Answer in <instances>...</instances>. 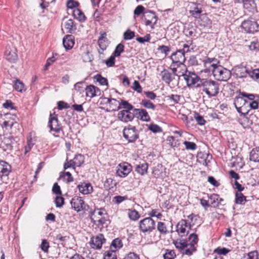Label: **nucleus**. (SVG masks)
I'll list each match as a JSON object with an SVG mask.
<instances>
[{"instance_id":"1","label":"nucleus","mask_w":259,"mask_h":259,"mask_svg":"<svg viewBox=\"0 0 259 259\" xmlns=\"http://www.w3.org/2000/svg\"><path fill=\"white\" fill-rule=\"evenodd\" d=\"M200 87L202 88V91L209 97H212L219 94L220 84L211 79H203Z\"/></svg>"},{"instance_id":"2","label":"nucleus","mask_w":259,"mask_h":259,"mask_svg":"<svg viewBox=\"0 0 259 259\" xmlns=\"http://www.w3.org/2000/svg\"><path fill=\"white\" fill-rule=\"evenodd\" d=\"M212 73L217 80L223 81H227L231 76L230 71L220 65L213 68Z\"/></svg>"},{"instance_id":"3","label":"nucleus","mask_w":259,"mask_h":259,"mask_svg":"<svg viewBox=\"0 0 259 259\" xmlns=\"http://www.w3.org/2000/svg\"><path fill=\"white\" fill-rule=\"evenodd\" d=\"M123 136L129 143H134L139 139V131L136 126L129 124L124 127Z\"/></svg>"},{"instance_id":"4","label":"nucleus","mask_w":259,"mask_h":259,"mask_svg":"<svg viewBox=\"0 0 259 259\" xmlns=\"http://www.w3.org/2000/svg\"><path fill=\"white\" fill-rule=\"evenodd\" d=\"M155 228V221L151 217L146 218L139 222V229L143 233H150Z\"/></svg>"},{"instance_id":"5","label":"nucleus","mask_w":259,"mask_h":259,"mask_svg":"<svg viewBox=\"0 0 259 259\" xmlns=\"http://www.w3.org/2000/svg\"><path fill=\"white\" fill-rule=\"evenodd\" d=\"M184 79L189 87H200L201 81L200 77L195 73L188 71L185 74Z\"/></svg>"},{"instance_id":"6","label":"nucleus","mask_w":259,"mask_h":259,"mask_svg":"<svg viewBox=\"0 0 259 259\" xmlns=\"http://www.w3.org/2000/svg\"><path fill=\"white\" fill-rule=\"evenodd\" d=\"M242 28L248 33H254L257 31L258 25L256 20L253 18L245 20L242 22Z\"/></svg>"},{"instance_id":"7","label":"nucleus","mask_w":259,"mask_h":259,"mask_svg":"<svg viewBox=\"0 0 259 259\" xmlns=\"http://www.w3.org/2000/svg\"><path fill=\"white\" fill-rule=\"evenodd\" d=\"M48 126L50 128V132L55 133L53 135L56 137L58 136H56L55 133H59L60 131H62V126L61 124L59 123L58 118L56 115L53 116L51 114L49 117Z\"/></svg>"},{"instance_id":"8","label":"nucleus","mask_w":259,"mask_h":259,"mask_svg":"<svg viewBox=\"0 0 259 259\" xmlns=\"http://www.w3.org/2000/svg\"><path fill=\"white\" fill-rule=\"evenodd\" d=\"M247 101L243 98V97H236L234 100V104L237 111L242 114L247 113L245 109L247 107Z\"/></svg>"},{"instance_id":"9","label":"nucleus","mask_w":259,"mask_h":259,"mask_svg":"<svg viewBox=\"0 0 259 259\" xmlns=\"http://www.w3.org/2000/svg\"><path fill=\"white\" fill-rule=\"evenodd\" d=\"M135 112L126 110H122L118 112L117 118L121 121L127 123L132 121L135 117Z\"/></svg>"},{"instance_id":"10","label":"nucleus","mask_w":259,"mask_h":259,"mask_svg":"<svg viewBox=\"0 0 259 259\" xmlns=\"http://www.w3.org/2000/svg\"><path fill=\"white\" fill-rule=\"evenodd\" d=\"M131 170V165L127 162H123L118 165L116 174L119 177L124 178L130 173Z\"/></svg>"},{"instance_id":"11","label":"nucleus","mask_w":259,"mask_h":259,"mask_svg":"<svg viewBox=\"0 0 259 259\" xmlns=\"http://www.w3.org/2000/svg\"><path fill=\"white\" fill-rule=\"evenodd\" d=\"M70 203L72 208L77 212L85 209L84 202L80 197L75 196L72 198Z\"/></svg>"},{"instance_id":"12","label":"nucleus","mask_w":259,"mask_h":259,"mask_svg":"<svg viewBox=\"0 0 259 259\" xmlns=\"http://www.w3.org/2000/svg\"><path fill=\"white\" fill-rule=\"evenodd\" d=\"M105 241V239L102 234H99L95 237H93L90 242L91 247L95 249L101 248L103 244Z\"/></svg>"},{"instance_id":"13","label":"nucleus","mask_w":259,"mask_h":259,"mask_svg":"<svg viewBox=\"0 0 259 259\" xmlns=\"http://www.w3.org/2000/svg\"><path fill=\"white\" fill-rule=\"evenodd\" d=\"M249 69L246 66L238 65L233 68L234 73L237 78L246 77L249 75Z\"/></svg>"},{"instance_id":"14","label":"nucleus","mask_w":259,"mask_h":259,"mask_svg":"<svg viewBox=\"0 0 259 259\" xmlns=\"http://www.w3.org/2000/svg\"><path fill=\"white\" fill-rule=\"evenodd\" d=\"M190 228V227H188L187 221L185 220H181L177 225V232L181 236H184L189 232L187 229Z\"/></svg>"},{"instance_id":"15","label":"nucleus","mask_w":259,"mask_h":259,"mask_svg":"<svg viewBox=\"0 0 259 259\" xmlns=\"http://www.w3.org/2000/svg\"><path fill=\"white\" fill-rule=\"evenodd\" d=\"M171 59L173 63L176 64H184L185 61V54L182 51L178 50L171 56Z\"/></svg>"},{"instance_id":"16","label":"nucleus","mask_w":259,"mask_h":259,"mask_svg":"<svg viewBox=\"0 0 259 259\" xmlns=\"http://www.w3.org/2000/svg\"><path fill=\"white\" fill-rule=\"evenodd\" d=\"M11 171V166L4 161H0V177L2 180L8 176Z\"/></svg>"},{"instance_id":"17","label":"nucleus","mask_w":259,"mask_h":259,"mask_svg":"<svg viewBox=\"0 0 259 259\" xmlns=\"http://www.w3.org/2000/svg\"><path fill=\"white\" fill-rule=\"evenodd\" d=\"M134 112H135V115H136L137 117L141 120L145 122L150 121V117L145 109L142 108L134 109Z\"/></svg>"},{"instance_id":"18","label":"nucleus","mask_w":259,"mask_h":259,"mask_svg":"<svg viewBox=\"0 0 259 259\" xmlns=\"http://www.w3.org/2000/svg\"><path fill=\"white\" fill-rule=\"evenodd\" d=\"M217 62V60L215 58H206L204 59L203 64L206 69L205 72H212L213 68L218 65L216 63Z\"/></svg>"},{"instance_id":"19","label":"nucleus","mask_w":259,"mask_h":259,"mask_svg":"<svg viewBox=\"0 0 259 259\" xmlns=\"http://www.w3.org/2000/svg\"><path fill=\"white\" fill-rule=\"evenodd\" d=\"M86 96L92 98L96 96H99L101 95V91L98 88L93 85H90L85 89Z\"/></svg>"},{"instance_id":"20","label":"nucleus","mask_w":259,"mask_h":259,"mask_svg":"<svg viewBox=\"0 0 259 259\" xmlns=\"http://www.w3.org/2000/svg\"><path fill=\"white\" fill-rule=\"evenodd\" d=\"M77 188L79 191L83 194H89L93 192V188L91 184L89 183H80Z\"/></svg>"},{"instance_id":"21","label":"nucleus","mask_w":259,"mask_h":259,"mask_svg":"<svg viewBox=\"0 0 259 259\" xmlns=\"http://www.w3.org/2000/svg\"><path fill=\"white\" fill-rule=\"evenodd\" d=\"M6 59L11 63H15L18 59V56L15 48L7 50L5 53Z\"/></svg>"},{"instance_id":"22","label":"nucleus","mask_w":259,"mask_h":259,"mask_svg":"<svg viewBox=\"0 0 259 259\" xmlns=\"http://www.w3.org/2000/svg\"><path fill=\"white\" fill-rule=\"evenodd\" d=\"M63 44L66 50L72 49L74 45V37L72 35H66L63 39Z\"/></svg>"},{"instance_id":"23","label":"nucleus","mask_w":259,"mask_h":259,"mask_svg":"<svg viewBox=\"0 0 259 259\" xmlns=\"http://www.w3.org/2000/svg\"><path fill=\"white\" fill-rule=\"evenodd\" d=\"M160 75L161 79L167 84H169L174 79L172 74L166 69H164L161 71Z\"/></svg>"},{"instance_id":"24","label":"nucleus","mask_w":259,"mask_h":259,"mask_svg":"<svg viewBox=\"0 0 259 259\" xmlns=\"http://www.w3.org/2000/svg\"><path fill=\"white\" fill-rule=\"evenodd\" d=\"M148 168V164L146 162L139 163L135 166V170L141 176L147 174Z\"/></svg>"},{"instance_id":"25","label":"nucleus","mask_w":259,"mask_h":259,"mask_svg":"<svg viewBox=\"0 0 259 259\" xmlns=\"http://www.w3.org/2000/svg\"><path fill=\"white\" fill-rule=\"evenodd\" d=\"M202 12V8L200 4H195L194 7L190 10V13L195 18H200Z\"/></svg>"},{"instance_id":"26","label":"nucleus","mask_w":259,"mask_h":259,"mask_svg":"<svg viewBox=\"0 0 259 259\" xmlns=\"http://www.w3.org/2000/svg\"><path fill=\"white\" fill-rule=\"evenodd\" d=\"M64 28L66 30V32L69 33H72L76 29L74 21L72 19H69L65 22Z\"/></svg>"},{"instance_id":"27","label":"nucleus","mask_w":259,"mask_h":259,"mask_svg":"<svg viewBox=\"0 0 259 259\" xmlns=\"http://www.w3.org/2000/svg\"><path fill=\"white\" fill-rule=\"evenodd\" d=\"M73 15L75 19L80 22H84L86 20V17L83 13L78 8H75L73 10Z\"/></svg>"},{"instance_id":"28","label":"nucleus","mask_w":259,"mask_h":259,"mask_svg":"<svg viewBox=\"0 0 259 259\" xmlns=\"http://www.w3.org/2000/svg\"><path fill=\"white\" fill-rule=\"evenodd\" d=\"M108 44V43L106 37L102 36L99 38L98 40V46L101 50L98 51L99 54H103V51L106 49Z\"/></svg>"},{"instance_id":"29","label":"nucleus","mask_w":259,"mask_h":259,"mask_svg":"<svg viewBox=\"0 0 259 259\" xmlns=\"http://www.w3.org/2000/svg\"><path fill=\"white\" fill-rule=\"evenodd\" d=\"M249 159L254 162H259V147L253 148L250 151Z\"/></svg>"},{"instance_id":"30","label":"nucleus","mask_w":259,"mask_h":259,"mask_svg":"<svg viewBox=\"0 0 259 259\" xmlns=\"http://www.w3.org/2000/svg\"><path fill=\"white\" fill-rule=\"evenodd\" d=\"M109 100H110L109 103V110L117 111L121 109V106H119L120 102L118 101L113 98H110Z\"/></svg>"},{"instance_id":"31","label":"nucleus","mask_w":259,"mask_h":259,"mask_svg":"<svg viewBox=\"0 0 259 259\" xmlns=\"http://www.w3.org/2000/svg\"><path fill=\"white\" fill-rule=\"evenodd\" d=\"M244 8L249 12H253L255 9V4L253 0H244L242 2Z\"/></svg>"},{"instance_id":"32","label":"nucleus","mask_w":259,"mask_h":259,"mask_svg":"<svg viewBox=\"0 0 259 259\" xmlns=\"http://www.w3.org/2000/svg\"><path fill=\"white\" fill-rule=\"evenodd\" d=\"M122 246V243L121 240L119 238H116L114 239L110 245L111 250L116 251Z\"/></svg>"},{"instance_id":"33","label":"nucleus","mask_w":259,"mask_h":259,"mask_svg":"<svg viewBox=\"0 0 259 259\" xmlns=\"http://www.w3.org/2000/svg\"><path fill=\"white\" fill-rule=\"evenodd\" d=\"M12 140L9 138H6L2 141L1 144V147H2L5 151L6 150H11L12 149L13 146L11 144Z\"/></svg>"},{"instance_id":"34","label":"nucleus","mask_w":259,"mask_h":259,"mask_svg":"<svg viewBox=\"0 0 259 259\" xmlns=\"http://www.w3.org/2000/svg\"><path fill=\"white\" fill-rule=\"evenodd\" d=\"M144 19L151 20L153 21L154 24H156L157 18L155 15V13L151 11L146 12L144 15Z\"/></svg>"},{"instance_id":"35","label":"nucleus","mask_w":259,"mask_h":259,"mask_svg":"<svg viewBox=\"0 0 259 259\" xmlns=\"http://www.w3.org/2000/svg\"><path fill=\"white\" fill-rule=\"evenodd\" d=\"M119 106H121V109H123L122 110L133 111L134 112V109H135L134 106L131 104L124 100H121V102L119 103Z\"/></svg>"},{"instance_id":"36","label":"nucleus","mask_w":259,"mask_h":259,"mask_svg":"<svg viewBox=\"0 0 259 259\" xmlns=\"http://www.w3.org/2000/svg\"><path fill=\"white\" fill-rule=\"evenodd\" d=\"M246 201V197L241 192H236L235 194V202L237 204H244Z\"/></svg>"},{"instance_id":"37","label":"nucleus","mask_w":259,"mask_h":259,"mask_svg":"<svg viewBox=\"0 0 259 259\" xmlns=\"http://www.w3.org/2000/svg\"><path fill=\"white\" fill-rule=\"evenodd\" d=\"M91 220V222L93 224H94L98 226L103 225L105 223V221H106V220L104 218H97V215L96 214H95L94 215H92Z\"/></svg>"},{"instance_id":"38","label":"nucleus","mask_w":259,"mask_h":259,"mask_svg":"<svg viewBox=\"0 0 259 259\" xmlns=\"http://www.w3.org/2000/svg\"><path fill=\"white\" fill-rule=\"evenodd\" d=\"M209 199H210L211 201V204L213 205V207H218L220 204H221L220 202H219V195L216 194H212L210 196H208Z\"/></svg>"},{"instance_id":"39","label":"nucleus","mask_w":259,"mask_h":259,"mask_svg":"<svg viewBox=\"0 0 259 259\" xmlns=\"http://www.w3.org/2000/svg\"><path fill=\"white\" fill-rule=\"evenodd\" d=\"M24 83L19 79H17L14 81V88L18 92H22L25 91Z\"/></svg>"},{"instance_id":"40","label":"nucleus","mask_w":259,"mask_h":259,"mask_svg":"<svg viewBox=\"0 0 259 259\" xmlns=\"http://www.w3.org/2000/svg\"><path fill=\"white\" fill-rule=\"evenodd\" d=\"M76 166H80L84 162V156L81 154L76 155L72 159Z\"/></svg>"},{"instance_id":"41","label":"nucleus","mask_w":259,"mask_h":259,"mask_svg":"<svg viewBox=\"0 0 259 259\" xmlns=\"http://www.w3.org/2000/svg\"><path fill=\"white\" fill-rule=\"evenodd\" d=\"M188 245L189 246L188 247H186L184 250H183L182 253L191 255L192 254L193 252L196 250L194 244L190 243L188 244Z\"/></svg>"},{"instance_id":"42","label":"nucleus","mask_w":259,"mask_h":259,"mask_svg":"<svg viewBox=\"0 0 259 259\" xmlns=\"http://www.w3.org/2000/svg\"><path fill=\"white\" fill-rule=\"evenodd\" d=\"M167 100L171 105H174L179 103L180 100V96L178 95H171L166 97Z\"/></svg>"},{"instance_id":"43","label":"nucleus","mask_w":259,"mask_h":259,"mask_svg":"<svg viewBox=\"0 0 259 259\" xmlns=\"http://www.w3.org/2000/svg\"><path fill=\"white\" fill-rule=\"evenodd\" d=\"M176 247L179 249H180L181 252L182 253L183 250L185 249L186 247H188L189 246L188 243H187L184 240L181 241H175L174 242Z\"/></svg>"},{"instance_id":"44","label":"nucleus","mask_w":259,"mask_h":259,"mask_svg":"<svg viewBox=\"0 0 259 259\" xmlns=\"http://www.w3.org/2000/svg\"><path fill=\"white\" fill-rule=\"evenodd\" d=\"M128 216L131 220L133 221H136L138 220L140 217L139 212L135 209H128Z\"/></svg>"},{"instance_id":"45","label":"nucleus","mask_w":259,"mask_h":259,"mask_svg":"<svg viewBox=\"0 0 259 259\" xmlns=\"http://www.w3.org/2000/svg\"><path fill=\"white\" fill-rule=\"evenodd\" d=\"M248 76L253 80L259 81V69H250Z\"/></svg>"},{"instance_id":"46","label":"nucleus","mask_w":259,"mask_h":259,"mask_svg":"<svg viewBox=\"0 0 259 259\" xmlns=\"http://www.w3.org/2000/svg\"><path fill=\"white\" fill-rule=\"evenodd\" d=\"M141 105H142L145 108L149 109L154 110L155 109V105L148 100H142L141 101Z\"/></svg>"},{"instance_id":"47","label":"nucleus","mask_w":259,"mask_h":259,"mask_svg":"<svg viewBox=\"0 0 259 259\" xmlns=\"http://www.w3.org/2000/svg\"><path fill=\"white\" fill-rule=\"evenodd\" d=\"M157 229L161 234H166L167 233L166 226L163 222H158Z\"/></svg>"},{"instance_id":"48","label":"nucleus","mask_w":259,"mask_h":259,"mask_svg":"<svg viewBox=\"0 0 259 259\" xmlns=\"http://www.w3.org/2000/svg\"><path fill=\"white\" fill-rule=\"evenodd\" d=\"M61 177L63 179L64 181L67 183H70L73 181V178L70 172L67 171L62 172V175H61Z\"/></svg>"},{"instance_id":"49","label":"nucleus","mask_w":259,"mask_h":259,"mask_svg":"<svg viewBox=\"0 0 259 259\" xmlns=\"http://www.w3.org/2000/svg\"><path fill=\"white\" fill-rule=\"evenodd\" d=\"M124 47L122 44H119L116 47L113 55L115 57H119L121 53L124 51Z\"/></svg>"},{"instance_id":"50","label":"nucleus","mask_w":259,"mask_h":259,"mask_svg":"<svg viewBox=\"0 0 259 259\" xmlns=\"http://www.w3.org/2000/svg\"><path fill=\"white\" fill-rule=\"evenodd\" d=\"M148 215L151 217H156L158 219H161L162 217L161 213L157 209H152L151 211H149Z\"/></svg>"},{"instance_id":"51","label":"nucleus","mask_w":259,"mask_h":259,"mask_svg":"<svg viewBox=\"0 0 259 259\" xmlns=\"http://www.w3.org/2000/svg\"><path fill=\"white\" fill-rule=\"evenodd\" d=\"M95 78L96 79L97 81L100 83V84L102 85H108L107 79L102 77L100 74H97L95 76Z\"/></svg>"},{"instance_id":"52","label":"nucleus","mask_w":259,"mask_h":259,"mask_svg":"<svg viewBox=\"0 0 259 259\" xmlns=\"http://www.w3.org/2000/svg\"><path fill=\"white\" fill-rule=\"evenodd\" d=\"M258 100V97L256 96V98L250 102L247 101V107L250 106L252 109H256L258 108V103L257 101Z\"/></svg>"},{"instance_id":"53","label":"nucleus","mask_w":259,"mask_h":259,"mask_svg":"<svg viewBox=\"0 0 259 259\" xmlns=\"http://www.w3.org/2000/svg\"><path fill=\"white\" fill-rule=\"evenodd\" d=\"M104 259H117L115 252L108 250L105 252Z\"/></svg>"},{"instance_id":"54","label":"nucleus","mask_w":259,"mask_h":259,"mask_svg":"<svg viewBox=\"0 0 259 259\" xmlns=\"http://www.w3.org/2000/svg\"><path fill=\"white\" fill-rule=\"evenodd\" d=\"M179 70L178 71V73H181L182 74L177 75V76H183L184 77L185 74L188 72V71L187 70L186 66L184 64H180L179 65Z\"/></svg>"},{"instance_id":"55","label":"nucleus","mask_w":259,"mask_h":259,"mask_svg":"<svg viewBox=\"0 0 259 259\" xmlns=\"http://www.w3.org/2000/svg\"><path fill=\"white\" fill-rule=\"evenodd\" d=\"M194 117L198 124L202 125L205 124V120L204 119L203 116L199 115L198 113L195 112Z\"/></svg>"},{"instance_id":"56","label":"nucleus","mask_w":259,"mask_h":259,"mask_svg":"<svg viewBox=\"0 0 259 259\" xmlns=\"http://www.w3.org/2000/svg\"><path fill=\"white\" fill-rule=\"evenodd\" d=\"M124 39L125 40H130L135 37V32L130 29H127L123 34Z\"/></svg>"},{"instance_id":"57","label":"nucleus","mask_w":259,"mask_h":259,"mask_svg":"<svg viewBox=\"0 0 259 259\" xmlns=\"http://www.w3.org/2000/svg\"><path fill=\"white\" fill-rule=\"evenodd\" d=\"M148 128L149 130L155 133L162 132V129L159 126L153 123L150 124Z\"/></svg>"},{"instance_id":"58","label":"nucleus","mask_w":259,"mask_h":259,"mask_svg":"<svg viewBox=\"0 0 259 259\" xmlns=\"http://www.w3.org/2000/svg\"><path fill=\"white\" fill-rule=\"evenodd\" d=\"M50 247L49 243L48 241L46 239L42 240L41 245L40 248L41 250L46 253L48 252V249Z\"/></svg>"},{"instance_id":"59","label":"nucleus","mask_w":259,"mask_h":259,"mask_svg":"<svg viewBox=\"0 0 259 259\" xmlns=\"http://www.w3.org/2000/svg\"><path fill=\"white\" fill-rule=\"evenodd\" d=\"M184 144L188 150H194L196 148V145L194 142L185 141Z\"/></svg>"},{"instance_id":"60","label":"nucleus","mask_w":259,"mask_h":259,"mask_svg":"<svg viewBox=\"0 0 259 259\" xmlns=\"http://www.w3.org/2000/svg\"><path fill=\"white\" fill-rule=\"evenodd\" d=\"M240 95L242 96L243 98H245L250 101L254 100L256 98L254 94H248L245 92H240Z\"/></svg>"},{"instance_id":"61","label":"nucleus","mask_w":259,"mask_h":259,"mask_svg":"<svg viewBox=\"0 0 259 259\" xmlns=\"http://www.w3.org/2000/svg\"><path fill=\"white\" fill-rule=\"evenodd\" d=\"M230 250L226 248H220L218 247L214 249V252L217 253L218 254L226 255L229 252Z\"/></svg>"},{"instance_id":"62","label":"nucleus","mask_w":259,"mask_h":259,"mask_svg":"<svg viewBox=\"0 0 259 259\" xmlns=\"http://www.w3.org/2000/svg\"><path fill=\"white\" fill-rule=\"evenodd\" d=\"M133 89L139 93H141L142 92V88L139 82L137 80H135L133 83Z\"/></svg>"},{"instance_id":"63","label":"nucleus","mask_w":259,"mask_h":259,"mask_svg":"<svg viewBox=\"0 0 259 259\" xmlns=\"http://www.w3.org/2000/svg\"><path fill=\"white\" fill-rule=\"evenodd\" d=\"M247 259H258V253L256 250H254L248 252L247 254Z\"/></svg>"},{"instance_id":"64","label":"nucleus","mask_w":259,"mask_h":259,"mask_svg":"<svg viewBox=\"0 0 259 259\" xmlns=\"http://www.w3.org/2000/svg\"><path fill=\"white\" fill-rule=\"evenodd\" d=\"M115 57L114 55L113 56H111L109 57V59H108L107 60H106L105 61V63L106 64V65L108 66V67H112V66H113L114 65V64H115Z\"/></svg>"}]
</instances>
